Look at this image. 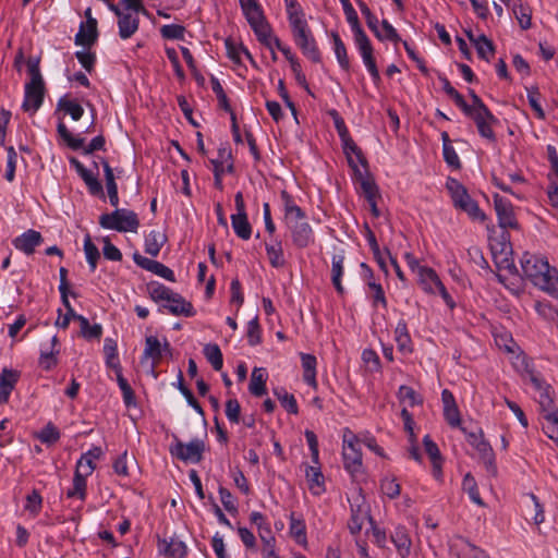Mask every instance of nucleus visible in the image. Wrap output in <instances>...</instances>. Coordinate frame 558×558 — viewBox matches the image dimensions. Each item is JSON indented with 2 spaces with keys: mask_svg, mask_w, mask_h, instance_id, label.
I'll return each instance as SVG.
<instances>
[{
  "mask_svg": "<svg viewBox=\"0 0 558 558\" xmlns=\"http://www.w3.org/2000/svg\"><path fill=\"white\" fill-rule=\"evenodd\" d=\"M521 268L535 287L558 299V270L546 258L525 252L521 257Z\"/></svg>",
  "mask_w": 558,
  "mask_h": 558,
  "instance_id": "obj_1",
  "label": "nucleus"
},
{
  "mask_svg": "<svg viewBox=\"0 0 558 558\" xmlns=\"http://www.w3.org/2000/svg\"><path fill=\"white\" fill-rule=\"evenodd\" d=\"M288 20L294 43L301 49L302 53L315 63L320 62V51L304 17L303 11L295 5H291V8L288 9Z\"/></svg>",
  "mask_w": 558,
  "mask_h": 558,
  "instance_id": "obj_2",
  "label": "nucleus"
},
{
  "mask_svg": "<svg viewBox=\"0 0 558 558\" xmlns=\"http://www.w3.org/2000/svg\"><path fill=\"white\" fill-rule=\"evenodd\" d=\"M27 70L31 81L25 85V95L23 109L35 113L41 106L45 94V84L39 70V59L29 58L27 60Z\"/></svg>",
  "mask_w": 558,
  "mask_h": 558,
  "instance_id": "obj_3",
  "label": "nucleus"
},
{
  "mask_svg": "<svg viewBox=\"0 0 558 558\" xmlns=\"http://www.w3.org/2000/svg\"><path fill=\"white\" fill-rule=\"evenodd\" d=\"M446 187L456 208L464 211L474 221L484 222L486 220V215L478 207L477 202L470 196L465 186L457 179L448 178Z\"/></svg>",
  "mask_w": 558,
  "mask_h": 558,
  "instance_id": "obj_4",
  "label": "nucleus"
},
{
  "mask_svg": "<svg viewBox=\"0 0 558 558\" xmlns=\"http://www.w3.org/2000/svg\"><path fill=\"white\" fill-rule=\"evenodd\" d=\"M99 225L104 229L119 232H136L140 227V220L134 211L117 208L110 214H102L99 217Z\"/></svg>",
  "mask_w": 558,
  "mask_h": 558,
  "instance_id": "obj_5",
  "label": "nucleus"
},
{
  "mask_svg": "<svg viewBox=\"0 0 558 558\" xmlns=\"http://www.w3.org/2000/svg\"><path fill=\"white\" fill-rule=\"evenodd\" d=\"M361 440L350 429H344L343 433V446H342V458L344 469L351 474L356 475L362 472V452H361Z\"/></svg>",
  "mask_w": 558,
  "mask_h": 558,
  "instance_id": "obj_6",
  "label": "nucleus"
},
{
  "mask_svg": "<svg viewBox=\"0 0 558 558\" xmlns=\"http://www.w3.org/2000/svg\"><path fill=\"white\" fill-rule=\"evenodd\" d=\"M241 9L257 39H266L270 25L257 0H240Z\"/></svg>",
  "mask_w": 558,
  "mask_h": 558,
  "instance_id": "obj_7",
  "label": "nucleus"
},
{
  "mask_svg": "<svg viewBox=\"0 0 558 558\" xmlns=\"http://www.w3.org/2000/svg\"><path fill=\"white\" fill-rule=\"evenodd\" d=\"M527 379L536 391L537 396L535 399L539 405L541 416L558 412L553 398V390L549 385L545 384L544 380L534 372L527 371Z\"/></svg>",
  "mask_w": 558,
  "mask_h": 558,
  "instance_id": "obj_8",
  "label": "nucleus"
},
{
  "mask_svg": "<svg viewBox=\"0 0 558 558\" xmlns=\"http://www.w3.org/2000/svg\"><path fill=\"white\" fill-rule=\"evenodd\" d=\"M57 130L66 145L73 150L82 149L83 154L89 155L96 150H101L105 147L106 141L102 135L94 137L88 145H85V138L80 135H73L62 122L58 124Z\"/></svg>",
  "mask_w": 558,
  "mask_h": 558,
  "instance_id": "obj_9",
  "label": "nucleus"
},
{
  "mask_svg": "<svg viewBox=\"0 0 558 558\" xmlns=\"http://www.w3.org/2000/svg\"><path fill=\"white\" fill-rule=\"evenodd\" d=\"M166 354H171L169 342L165 339L163 343L156 336H148L145 339V348L141 359L144 364L150 360V372L157 378L156 367Z\"/></svg>",
  "mask_w": 558,
  "mask_h": 558,
  "instance_id": "obj_10",
  "label": "nucleus"
},
{
  "mask_svg": "<svg viewBox=\"0 0 558 558\" xmlns=\"http://www.w3.org/2000/svg\"><path fill=\"white\" fill-rule=\"evenodd\" d=\"M175 444L171 447L170 452L172 456L184 462L197 463L203 458L205 444L203 440L195 438L190 442L184 444L174 436Z\"/></svg>",
  "mask_w": 558,
  "mask_h": 558,
  "instance_id": "obj_11",
  "label": "nucleus"
},
{
  "mask_svg": "<svg viewBox=\"0 0 558 558\" xmlns=\"http://www.w3.org/2000/svg\"><path fill=\"white\" fill-rule=\"evenodd\" d=\"M465 114L474 121L477 131L483 138H486L492 143L496 142L494 126L498 123V119L487 107H481L480 109L472 110Z\"/></svg>",
  "mask_w": 558,
  "mask_h": 558,
  "instance_id": "obj_12",
  "label": "nucleus"
},
{
  "mask_svg": "<svg viewBox=\"0 0 558 558\" xmlns=\"http://www.w3.org/2000/svg\"><path fill=\"white\" fill-rule=\"evenodd\" d=\"M494 206L498 218V225L501 229L519 228L513 206L508 199L496 194L494 195Z\"/></svg>",
  "mask_w": 558,
  "mask_h": 558,
  "instance_id": "obj_13",
  "label": "nucleus"
},
{
  "mask_svg": "<svg viewBox=\"0 0 558 558\" xmlns=\"http://www.w3.org/2000/svg\"><path fill=\"white\" fill-rule=\"evenodd\" d=\"M468 441L480 453L487 471L495 474L496 465L494 461V452L489 444L483 438V434L470 433L468 435Z\"/></svg>",
  "mask_w": 558,
  "mask_h": 558,
  "instance_id": "obj_14",
  "label": "nucleus"
},
{
  "mask_svg": "<svg viewBox=\"0 0 558 558\" xmlns=\"http://www.w3.org/2000/svg\"><path fill=\"white\" fill-rule=\"evenodd\" d=\"M356 45V48L359 49L361 57L363 59V62L368 71V73L372 76V80L375 84H377L380 81V75L378 68L376 65V61L374 58V50L373 46L368 39V37L360 36V39L354 41Z\"/></svg>",
  "mask_w": 558,
  "mask_h": 558,
  "instance_id": "obj_15",
  "label": "nucleus"
},
{
  "mask_svg": "<svg viewBox=\"0 0 558 558\" xmlns=\"http://www.w3.org/2000/svg\"><path fill=\"white\" fill-rule=\"evenodd\" d=\"M293 244L299 248H305L314 243L315 236L312 227L306 221H295L289 227Z\"/></svg>",
  "mask_w": 558,
  "mask_h": 558,
  "instance_id": "obj_16",
  "label": "nucleus"
},
{
  "mask_svg": "<svg viewBox=\"0 0 558 558\" xmlns=\"http://www.w3.org/2000/svg\"><path fill=\"white\" fill-rule=\"evenodd\" d=\"M41 243V234L33 229L27 230L13 240L14 247L26 255H32Z\"/></svg>",
  "mask_w": 558,
  "mask_h": 558,
  "instance_id": "obj_17",
  "label": "nucleus"
},
{
  "mask_svg": "<svg viewBox=\"0 0 558 558\" xmlns=\"http://www.w3.org/2000/svg\"><path fill=\"white\" fill-rule=\"evenodd\" d=\"M86 14L88 19L86 23H82L78 33L75 35V44L78 46L89 47L97 39V21L90 16L88 9Z\"/></svg>",
  "mask_w": 558,
  "mask_h": 558,
  "instance_id": "obj_18",
  "label": "nucleus"
},
{
  "mask_svg": "<svg viewBox=\"0 0 558 558\" xmlns=\"http://www.w3.org/2000/svg\"><path fill=\"white\" fill-rule=\"evenodd\" d=\"M58 338L53 336L49 342L43 343L40 349L39 365L45 371H50L58 364L57 355L59 354Z\"/></svg>",
  "mask_w": 558,
  "mask_h": 558,
  "instance_id": "obj_19",
  "label": "nucleus"
},
{
  "mask_svg": "<svg viewBox=\"0 0 558 558\" xmlns=\"http://www.w3.org/2000/svg\"><path fill=\"white\" fill-rule=\"evenodd\" d=\"M416 275L420 287L427 294H436L438 288L442 284L437 272L430 267L418 268V274Z\"/></svg>",
  "mask_w": 558,
  "mask_h": 558,
  "instance_id": "obj_20",
  "label": "nucleus"
},
{
  "mask_svg": "<svg viewBox=\"0 0 558 558\" xmlns=\"http://www.w3.org/2000/svg\"><path fill=\"white\" fill-rule=\"evenodd\" d=\"M163 307L167 308L173 315H182L185 317H192L195 315L193 305L185 301L179 293L173 292Z\"/></svg>",
  "mask_w": 558,
  "mask_h": 558,
  "instance_id": "obj_21",
  "label": "nucleus"
},
{
  "mask_svg": "<svg viewBox=\"0 0 558 558\" xmlns=\"http://www.w3.org/2000/svg\"><path fill=\"white\" fill-rule=\"evenodd\" d=\"M265 250L271 267L279 269L286 266L287 262L281 240L274 238L269 242H265Z\"/></svg>",
  "mask_w": 558,
  "mask_h": 558,
  "instance_id": "obj_22",
  "label": "nucleus"
},
{
  "mask_svg": "<svg viewBox=\"0 0 558 558\" xmlns=\"http://www.w3.org/2000/svg\"><path fill=\"white\" fill-rule=\"evenodd\" d=\"M102 457V450L100 447H93L87 452L83 453L76 462L75 471L81 472L83 475H92L96 469V460Z\"/></svg>",
  "mask_w": 558,
  "mask_h": 558,
  "instance_id": "obj_23",
  "label": "nucleus"
},
{
  "mask_svg": "<svg viewBox=\"0 0 558 558\" xmlns=\"http://www.w3.org/2000/svg\"><path fill=\"white\" fill-rule=\"evenodd\" d=\"M391 542L401 558H408L411 554L412 541L404 526H397L391 533Z\"/></svg>",
  "mask_w": 558,
  "mask_h": 558,
  "instance_id": "obj_24",
  "label": "nucleus"
},
{
  "mask_svg": "<svg viewBox=\"0 0 558 558\" xmlns=\"http://www.w3.org/2000/svg\"><path fill=\"white\" fill-rule=\"evenodd\" d=\"M366 520H371L368 507L365 504L351 507V518L348 522L350 532L355 535L362 531Z\"/></svg>",
  "mask_w": 558,
  "mask_h": 558,
  "instance_id": "obj_25",
  "label": "nucleus"
},
{
  "mask_svg": "<svg viewBox=\"0 0 558 558\" xmlns=\"http://www.w3.org/2000/svg\"><path fill=\"white\" fill-rule=\"evenodd\" d=\"M20 374L16 371L4 368L0 374V403L8 402L12 390L14 389Z\"/></svg>",
  "mask_w": 558,
  "mask_h": 558,
  "instance_id": "obj_26",
  "label": "nucleus"
},
{
  "mask_svg": "<svg viewBox=\"0 0 558 558\" xmlns=\"http://www.w3.org/2000/svg\"><path fill=\"white\" fill-rule=\"evenodd\" d=\"M158 548L161 554L169 558H185L187 554L186 545L174 537H171L169 541H159Z\"/></svg>",
  "mask_w": 558,
  "mask_h": 558,
  "instance_id": "obj_27",
  "label": "nucleus"
},
{
  "mask_svg": "<svg viewBox=\"0 0 558 558\" xmlns=\"http://www.w3.org/2000/svg\"><path fill=\"white\" fill-rule=\"evenodd\" d=\"M305 476L308 489L313 495L319 496L325 492V478L320 471L319 463L306 466Z\"/></svg>",
  "mask_w": 558,
  "mask_h": 558,
  "instance_id": "obj_28",
  "label": "nucleus"
},
{
  "mask_svg": "<svg viewBox=\"0 0 558 558\" xmlns=\"http://www.w3.org/2000/svg\"><path fill=\"white\" fill-rule=\"evenodd\" d=\"M138 25L140 19L137 13L125 12L124 14H121L118 20L119 36L122 39L130 38L137 32Z\"/></svg>",
  "mask_w": 558,
  "mask_h": 558,
  "instance_id": "obj_29",
  "label": "nucleus"
},
{
  "mask_svg": "<svg viewBox=\"0 0 558 558\" xmlns=\"http://www.w3.org/2000/svg\"><path fill=\"white\" fill-rule=\"evenodd\" d=\"M344 255L342 253L333 254L331 258V281L336 291L343 295L345 290L342 286L341 278L344 271Z\"/></svg>",
  "mask_w": 558,
  "mask_h": 558,
  "instance_id": "obj_30",
  "label": "nucleus"
},
{
  "mask_svg": "<svg viewBox=\"0 0 558 558\" xmlns=\"http://www.w3.org/2000/svg\"><path fill=\"white\" fill-rule=\"evenodd\" d=\"M267 372L263 367H255L251 375L248 386L250 392L255 397H262L266 393Z\"/></svg>",
  "mask_w": 558,
  "mask_h": 558,
  "instance_id": "obj_31",
  "label": "nucleus"
},
{
  "mask_svg": "<svg viewBox=\"0 0 558 558\" xmlns=\"http://www.w3.org/2000/svg\"><path fill=\"white\" fill-rule=\"evenodd\" d=\"M301 362L303 367V379L304 381L313 388L317 387L316 380V365L317 360L314 355L308 353H301Z\"/></svg>",
  "mask_w": 558,
  "mask_h": 558,
  "instance_id": "obj_32",
  "label": "nucleus"
},
{
  "mask_svg": "<svg viewBox=\"0 0 558 558\" xmlns=\"http://www.w3.org/2000/svg\"><path fill=\"white\" fill-rule=\"evenodd\" d=\"M104 353L106 357V365L109 368H112L116 372V374L122 372L116 340L111 338L105 339Z\"/></svg>",
  "mask_w": 558,
  "mask_h": 558,
  "instance_id": "obj_33",
  "label": "nucleus"
},
{
  "mask_svg": "<svg viewBox=\"0 0 558 558\" xmlns=\"http://www.w3.org/2000/svg\"><path fill=\"white\" fill-rule=\"evenodd\" d=\"M469 39L474 44L477 54L480 58L489 61L494 54V45L485 35H481L477 38L471 32H466Z\"/></svg>",
  "mask_w": 558,
  "mask_h": 558,
  "instance_id": "obj_34",
  "label": "nucleus"
},
{
  "mask_svg": "<svg viewBox=\"0 0 558 558\" xmlns=\"http://www.w3.org/2000/svg\"><path fill=\"white\" fill-rule=\"evenodd\" d=\"M330 37L333 44V51L337 61L340 68L348 72L350 70V60L348 57L347 47L337 32H331Z\"/></svg>",
  "mask_w": 558,
  "mask_h": 558,
  "instance_id": "obj_35",
  "label": "nucleus"
},
{
  "mask_svg": "<svg viewBox=\"0 0 558 558\" xmlns=\"http://www.w3.org/2000/svg\"><path fill=\"white\" fill-rule=\"evenodd\" d=\"M167 238L160 232L153 230L145 238V252L150 256H157L165 244Z\"/></svg>",
  "mask_w": 558,
  "mask_h": 558,
  "instance_id": "obj_36",
  "label": "nucleus"
},
{
  "mask_svg": "<svg viewBox=\"0 0 558 558\" xmlns=\"http://www.w3.org/2000/svg\"><path fill=\"white\" fill-rule=\"evenodd\" d=\"M225 46L227 49V54L229 59H231L234 63H241V56L244 54L251 62H254V59L250 51L242 45L236 44L231 38H227L225 41Z\"/></svg>",
  "mask_w": 558,
  "mask_h": 558,
  "instance_id": "obj_37",
  "label": "nucleus"
},
{
  "mask_svg": "<svg viewBox=\"0 0 558 558\" xmlns=\"http://www.w3.org/2000/svg\"><path fill=\"white\" fill-rule=\"evenodd\" d=\"M395 338L397 341V345L399 351L402 353L412 352L411 338L408 331V327L405 322L400 320L395 330Z\"/></svg>",
  "mask_w": 558,
  "mask_h": 558,
  "instance_id": "obj_38",
  "label": "nucleus"
},
{
  "mask_svg": "<svg viewBox=\"0 0 558 558\" xmlns=\"http://www.w3.org/2000/svg\"><path fill=\"white\" fill-rule=\"evenodd\" d=\"M81 179L87 186L88 192L93 196H99L105 199V193L100 181L97 178V174L93 173L90 170L85 169L83 172L78 174Z\"/></svg>",
  "mask_w": 558,
  "mask_h": 558,
  "instance_id": "obj_39",
  "label": "nucleus"
},
{
  "mask_svg": "<svg viewBox=\"0 0 558 558\" xmlns=\"http://www.w3.org/2000/svg\"><path fill=\"white\" fill-rule=\"evenodd\" d=\"M231 225L234 233L242 240H248L252 235V226L247 216H231Z\"/></svg>",
  "mask_w": 558,
  "mask_h": 558,
  "instance_id": "obj_40",
  "label": "nucleus"
},
{
  "mask_svg": "<svg viewBox=\"0 0 558 558\" xmlns=\"http://www.w3.org/2000/svg\"><path fill=\"white\" fill-rule=\"evenodd\" d=\"M289 531L291 536L301 545L306 544V525L303 519L296 518L294 513L290 515Z\"/></svg>",
  "mask_w": 558,
  "mask_h": 558,
  "instance_id": "obj_41",
  "label": "nucleus"
},
{
  "mask_svg": "<svg viewBox=\"0 0 558 558\" xmlns=\"http://www.w3.org/2000/svg\"><path fill=\"white\" fill-rule=\"evenodd\" d=\"M87 475H83L81 472L75 471L73 477V485L66 492V496L69 498L77 497L81 500H84L86 497V478Z\"/></svg>",
  "mask_w": 558,
  "mask_h": 558,
  "instance_id": "obj_42",
  "label": "nucleus"
},
{
  "mask_svg": "<svg viewBox=\"0 0 558 558\" xmlns=\"http://www.w3.org/2000/svg\"><path fill=\"white\" fill-rule=\"evenodd\" d=\"M367 287L372 291L371 299L373 307L381 306L384 310H386L388 303L383 286L376 280H367Z\"/></svg>",
  "mask_w": 558,
  "mask_h": 558,
  "instance_id": "obj_43",
  "label": "nucleus"
},
{
  "mask_svg": "<svg viewBox=\"0 0 558 558\" xmlns=\"http://www.w3.org/2000/svg\"><path fill=\"white\" fill-rule=\"evenodd\" d=\"M204 355L211 364L215 371H220L223 365V359L220 348L217 344L208 343L204 347Z\"/></svg>",
  "mask_w": 558,
  "mask_h": 558,
  "instance_id": "obj_44",
  "label": "nucleus"
},
{
  "mask_svg": "<svg viewBox=\"0 0 558 558\" xmlns=\"http://www.w3.org/2000/svg\"><path fill=\"white\" fill-rule=\"evenodd\" d=\"M462 488L464 492L468 493L470 499L474 504H476L478 506H484V502L480 496L476 481L470 473L465 474V476L463 477Z\"/></svg>",
  "mask_w": 558,
  "mask_h": 558,
  "instance_id": "obj_45",
  "label": "nucleus"
},
{
  "mask_svg": "<svg viewBox=\"0 0 558 558\" xmlns=\"http://www.w3.org/2000/svg\"><path fill=\"white\" fill-rule=\"evenodd\" d=\"M58 107L70 114L74 121L80 120L84 114L83 107L76 100L61 98L58 102Z\"/></svg>",
  "mask_w": 558,
  "mask_h": 558,
  "instance_id": "obj_46",
  "label": "nucleus"
},
{
  "mask_svg": "<svg viewBox=\"0 0 558 558\" xmlns=\"http://www.w3.org/2000/svg\"><path fill=\"white\" fill-rule=\"evenodd\" d=\"M148 292L150 298L157 303L167 302L173 293L171 289L158 282L148 284Z\"/></svg>",
  "mask_w": 558,
  "mask_h": 558,
  "instance_id": "obj_47",
  "label": "nucleus"
},
{
  "mask_svg": "<svg viewBox=\"0 0 558 558\" xmlns=\"http://www.w3.org/2000/svg\"><path fill=\"white\" fill-rule=\"evenodd\" d=\"M84 252L86 255L87 263L90 267V271H95L100 254L97 246L92 242V239L88 234L84 239Z\"/></svg>",
  "mask_w": 558,
  "mask_h": 558,
  "instance_id": "obj_48",
  "label": "nucleus"
},
{
  "mask_svg": "<svg viewBox=\"0 0 558 558\" xmlns=\"http://www.w3.org/2000/svg\"><path fill=\"white\" fill-rule=\"evenodd\" d=\"M81 335L86 339H99L102 328L99 324L90 325L86 317L80 318Z\"/></svg>",
  "mask_w": 558,
  "mask_h": 558,
  "instance_id": "obj_49",
  "label": "nucleus"
},
{
  "mask_svg": "<svg viewBox=\"0 0 558 558\" xmlns=\"http://www.w3.org/2000/svg\"><path fill=\"white\" fill-rule=\"evenodd\" d=\"M526 92H527V100H529V104L531 106V108L533 109V111L535 112V116L543 120L545 119V112L541 106V93L538 90L537 87H526Z\"/></svg>",
  "mask_w": 558,
  "mask_h": 558,
  "instance_id": "obj_50",
  "label": "nucleus"
},
{
  "mask_svg": "<svg viewBox=\"0 0 558 558\" xmlns=\"http://www.w3.org/2000/svg\"><path fill=\"white\" fill-rule=\"evenodd\" d=\"M380 490L388 498L395 499L400 495L401 487L396 477L386 476L380 482Z\"/></svg>",
  "mask_w": 558,
  "mask_h": 558,
  "instance_id": "obj_51",
  "label": "nucleus"
},
{
  "mask_svg": "<svg viewBox=\"0 0 558 558\" xmlns=\"http://www.w3.org/2000/svg\"><path fill=\"white\" fill-rule=\"evenodd\" d=\"M36 437L43 444L52 445L60 439V432L52 423H48Z\"/></svg>",
  "mask_w": 558,
  "mask_h": 558,
  "instance_id": "obj_52",
  "label": "nucleus"
},
{
  "mask_svg": "<svg viewBox=\"0 0 558 558\" xmlns=\"http://www.w3.org/2000/svg\"><path fill=\"white\" fill-rule=\"evenodd\" d=\"M398 398L401 402L407 403L409 407H414L422 403V398L415 392L412 387L401 386L398 391Z\"/></svg>",
  "mask_w": 558,
  "mask_h": 558,
  "instance_id": "obj_53",
  "label": "nucleus"
},
{
  "mask_svg": "<svg viewBox=\"0 0 558 558\" xmlns=\"http://www.w3.org/2000/svg\"><path fill=\"white\" fill-rule=\"evenodd\" d=\"M275 395L279 399L281 405L289 412L298 413V403L293 395L288 393L284 389L275 390Z\"/></svg>",
  "mask_w": 558,
  "mask_h": 558,
  "instance_id": "obj_54",
  "label": "nucleus"
},
{
  "mask_svg": "<svg viewBox=\"0 0 558 558\" xmlns=\"http://www.w3.org/2000/svg\"><path fill=\"white\" fill-rule=\"evenodd\" d=\"M41 506H43V498H41L40 494L34 489L31 494L27 495L24 508L33 517H36L40 512Z\"/></svg>",
  "mask_w": 558,
  "mask_h": 558,
  "instance_id": "obj_55",
  "label": "nucleus"
},
{
  "mask_svg": "<svg viewBox=\"0 0 558 558\" xmlns=\"http://www.w3.org/2000/svg\"><path fill=\"white\" fill-rule=\"evenodd\" d=\"M185 28L179 24H168L160 28V34L166 39H183Z\"/></svg>",
  "mask_w": 558,
  "mask_h": 558,
  "instance_id": "obj_56",
  "label": "nucleus"
},
{
  "mask_svg": "<svg viewBox=\"0 0 558 558\" xmlns=\"http://www.w3.org/2000/svg\"><path fill=\"white\" fill-rule=\"evenodd\" d=\"M513 13L522 29H529L531 27L532 16L529 8L524 7L523 4L515 5Z\"/></svg>",
  "mask_w": 558,
  "mask_h": 558,
  "instance_id": "obj_57",
  "label": "nucleus"
},
{
  "mask_svg": "<svg viewBox=\"0 0 558 558\" xmlns=\"http://www.w3.org/2000/svg\"><path fill=\"white\" fill-rule=\"evenodd\" d=\"M7 151H8V159H7V170H5L4 178L9 182H12L15 177L17 154H16L15 149L13 148V146H9L7 148Z\"/></svg>",
  "mask_w": 558,
  "mask_h": 558,
  "instance_id": "obj_58",
  "label": "nucleus"
},
{
  "mask_svg": "<svg viewBox=\"0 0 558 558\" xmlns=\"http://www.w3.org/2000/svg\"><path fill=\"white\" fill-rule=\"evenodd\" d=\"M117 380L119 388L122 391L123 400L126 405H131L134 403V392L129 385L128 380L123 377L122 372L117 373Z\"/></svg>",
  "mask_w": 558,
  "mask_h": 558,
  "instance_id": "obj_59",
  "label": "nucleus"
},
{
  "mask_svg": "<svg viewBox=\"0 0 558 558\" xmlns=\"http://www.w3.org/2000/svg\"><path fill=\"white\" fill-rule=\"evenodd\" d=\"M178 388L182 392V395L185 397L187 403L191 407H193L198 413L203 414L202 407L199 405V403L194 398L192 391L187 387H185V385L183 384L182 372L179 373Z\"/></svg>",
  "mask_w": 558,
  "mask_h": 558,
  "instance_id": "obj_60",
  "label": "nucleus"
},
{
  "mask_svg": "<svg viewBox=\"0 0 558 558\" xmlns=\"http://www.w3.org/2000/svg\"><path fill=\"white\" fill-rule=\"evenodd\" d=\"M304 435H305L308 448L311 450L313 462H314V464H318L319 463V450H318L317 436L313 430H310V429H306Z\"/></svg>",
  "mask_w": 558,
  "mask_h": 558,
  "instance_id": "obj_61",
  "label": "nucleus"
},
{
  "mask_svg": "<svg viewBox=\"0 0 558 558\" xmlns=\"http://www.w3.org/2000/svg\"><path fill=\"white\" fill-rule=\"evenodd\" d=\"M241 405L236 399H229L226 403V416L231 423H239Z\"/></svg>",
  "mask_w": 558,
  "mask_h": 558,
  "instance_id": "obj_62",
  "label": "nucleus"
},
{
  "mask_svg": "<svg viewBox=\"0 0 558 558\" xmlns=\"http://www.w3.org/2000/svg\"><path fill=\"white\" fill-rule=\"evenodd\" d=\"M442 154L444 159L449 167L456 170L461 168L460 158L452 145H447L446 147H442Z\"/></svg>",
  "mask_w": 558,
  "mask_h": 558,
  "instance_id": "obj_63",
  "label": "nucleus"
},
{
  "mask_svg": "<svg viewBox=\"0 0 558 558\" xmlns=\"http://www.w3.org/2000/svg\"><path fill=\"white\" fill-rule=\"evenodd\" d=\"M363 362L369 366L371 371H378L380 368V360L378 354L373 349H365L362 352Z\"/></svg>",
  "mask_w": 558,
  "mask_h": 558,
  "instance_id": "obj_64",
  "label": "nucleus"
}]
</instances>
